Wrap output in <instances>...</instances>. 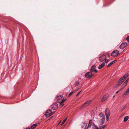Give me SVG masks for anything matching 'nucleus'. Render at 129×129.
I'll return each mask as SVG.
<instances>
[{"instance_id":"obj_1","label":"nucleus","mask_w":129,"mask_h":129,"mask_svg":"<svg viewBox=\"0 0 129 129\" xmlns=\"http://www.w3.org/2000/svg\"><path fill=\"white\" fill-rule=\"evenodd\" d=\"M99 116L101 119V125L103 124L104 122L105 119V115L102 113H100Z\"/></svg>"},{"instance_id":"obj_2","label":"nucleus","mask_w":129,"mask_h":129,"mask_svg":"<svg viewBox=\"0 0 129 129\" xmlns=\"http://www.w3.org/2000/svg\"><path fill=\"white\" fill-rule=\"evenodd\" d=\"M105 114L107 121H108L110 114V111L109 109L107 108L105 110Z\"/></svg>"},{"instance_id":"obj_3","label":"nucleus","mask_w":129,"mask_h":129,"mask_svg":"<svg viewBox=\"0 0 129 129\" xmlns=\"http://www.w3.org/2000/svg\"><path fill=\"white\" fill-rule=\"evenodd\" d=\"M119 54V51L117 50L114 51L111 53V56L113 57H115Z\"/></svg>"},{"instance_id":"obj_4","label":"nucleus","mask_w":129,"mask_h":129,"mask_svg":"<svg viewBox=\"0 0 129 129\" xmlns=\"http://www.w3.org/2000/svg\"><path fill=\"white\" fill-rule=\"evenodd\" d=\"M91 101H92L91 100H90L86 102L82 105L81 106V107H87L90 104Z\"/></svg>"},{"instance_id":"obj_5","label":"nucleus","mask_w":129,"mask_h":129,"mask_svg":"<svg viewBox=\"0 0 129 129\" xmlns=\"http://www.w3.org/2000/svg\"><path fill=\"white\" fill-rule=\"evenodd\" d=\"M105 126V125H103L98 128L94 124H93L92 126V129H104Z\"/></svg>"},{"instance_id":"obj_6","label":"nucleus","mask_w":129,"mask_h":129,"mask_svg":"<svg viewBox=\"0 0 129 129\" xmlns=\"http://www.w3.org/2000/svg\"><path fill=\"white\" fill-rule=\"evenodd\" d=\"M58 105L57 103H55L53 104L51 106V108L53 110H55L57 108Z\"/></svg>"},{"instance_id":"obj_7","label":"nucleus","mask_w":129,"mask_h":129,"mask_svg":"<svg viewBox=\"0 0 129 129\" xmlns=\"http://www.w3.org/2000/svg\"><path fill=\"white\" fill-rule=\"evenodd\" d=\"M91 72H87L85 75V76L87 78H90L93 76Z\"/></svg>"},{"instance_id":"obj_8","label":"nucleus","mask_w":129,"mask_h":129,"mask_svg":"<svg viewBox=\"0 0 129 129\" xmlns=\"http://www.w3.org/2000/svg\"><path fill=\"white\" fill-rule=\"evenodd\" d=\"M87 123L85 122L82 123L81 124V127L82 129H87Z\"/></svg>"},{"instance_id":"obj_9","label":"nucleus","mask_w":129,"mask_h":129,"mask_svg":"<svg viewBox=\"0 0 129 129\" xmlns=\"http://www.w3.org/2000/svg\"><path fill=\"white\" fill-rule=\"evenodd\" d=\"M127 45V44L126 42H123L121 44L119 47L120 49H123L125 48Z\"/></svg>"},{"instance_id":"obj_10","label":"nucleus","mask_w":129,"mask_h":129,"mask_svg":"<svg viewBox=\"0 0 129 129\" xmlns=\"http://www.w3.org/2000/svg\"><path fill=\"white\" fill-rule=\"evenodd\" d=\"M63 97L61 95L57 96V100L56 101L57 102H61V100L63 99Z\"/></svg>"},{"instance_id":"obj_11","label":"nucleus","mask_w":129,"mask_h":129,"mask_svg":"<svg viewBox=\"0 0 129 129\" xmlns=\"http://www.w3.org/2000/svg\"><path fill=\"white\" fill-rule=\"evenodd\" d=\"M106 56L104 55H102L100 56L99 58V60L100 61L102 62L105 59Z\"/></svg>"},{"instance_id":"obj_12","label":"nucleus","mask_w":129,"mask_h":129,"mask_svg":"<svg viewBox=\"0 0 129 129\" xmlns=\"http://www.w3.org/2000/svg\"><path fill=\"white\" fill-rule=\"evenodd\" d=\"M94 124V123H92V121L91 120H90L88 124V126L87 128V129H89V128H90L91 127V125L92 126L93 124Z\"/></svg>"},{"instance_id":"obj_13","label":"nucleus","mask_w":129,"mask_h":129,"mask_svg":"<svg viewBox=\"0 0 129 129\" xmlns=\"http://www.w3.org/2000/svg\"><path fill=\"white\" fill-rule=\"evenodd\" d=\"M123 79L121 78L119 80L118 82V84L117 85V87L119 86L124 81H123Z\"/></svg>"},{"instance_id":"obj_14","label":"nucleus","mask_w":129,"mask_h":129,"mask_svg":"<svg viewBox=\"0 0 129 129\" xmlns=\"http://www.w3.org/2000/svg\"><path fill=\"white\" fill-rule=\"evenodd\" d=\"M108 94H106L102 98V100H101V102H103L107 99L108 98Z\"/></svg>"},{"instance_id":"obj_15","label":"nucleus","mask_w":129,"mask_h":129,"mask_svg":"<svg viewBox=\"0 0 129 129\" xmlns=\"http://www.w3.org/2000/svg\"><path fill=\"white\" fill-rule=\"evenodd\" d=\"M129 75V74L128 73H127L123 77H122L123 79V81H124L127 78Z\"/></svg>"},{"instance_id":"obj_16","label":"nucleus","mask_w":129,"mask_h":129,"mask_svg":"<svg viewBox=\"0 0 129 129\" xmlns=\"http://www.w3.org/2000/svg\"><path fill=\"white\" fill-rule=\"evenodd\" d=\"M105 65V63L104 62H103L102 63V64L100 65L98 67L99 69H102L103 67H104Z\"/></svg>"},{"instance_id":"obj_17","label":"nucleus","mask_w":129,"mask_h":129,"mask_svg":"<svg viewBox=\"0 0 129 129\" xmlns=\"http://www.w3.org/2000/svg\"><path fill=\"white\" fill-rule=\"evenodd\" d=\"M117 62V60H114L111 62L110 63H109L107 66V67L108 68L111 65H112L114 63L116 62Z\"/></svg>"},{"instance_id":"obj_18","label":"nucleus","mask_w":129,"mask_h":129,"mask_svg":"<svg viewBox=\"0 0 129 129\" xmlns=\"http://www.w3.org/2000/svg\"><path fill=\"white\" fill-rule=\"evenodd\" d=\"M46 113L50 115H52V111L50 109H49L48 110H47L46 111Z\"/></svg>"},{"instance_id":"obj_19","label":"nucleus","mask_w":129,"mask_h":129,"mask_svg":"<svg viewBox=\"0 0 129 129\" xmlns=\"http://www.w3.org/2000/svg\"><path fill=\"white\" fill-rule=\"evenodd\" d=\"M37 125V124L36 123L33 125L31 127V129H34Z\"/></svg>"},{"instance_id":"obj_20","label":"nucleus","mask_w":129,"mask_h":129,"mask_svg":"<svg viewBox=\"0 0 129 129\" xmlns=\"http://www.w3.org/2000/svg\"><path fill=\"white\" fill-rule=\"evenodd\" d=\"M129 94V88L124 93L123 95H127Z\"/></svg>"},{"instance_id":"obj_21","label":"nucleus","mask_w":129,"mask_h":129,"mask_svg":"<svg viewBox=\"0 0 129 129\" xmlns=\"http://www.w3.org/2000/svg\"><path fill=\"white\" fill-rule=\"evenodd\" d=\"M126 105H123L122 106V108L120 110V111L121 112L123 110H124L125 109V108L126 107Z\"/></svg>"},{"instance_id":"obj_22","label":"nucleus","mask_w":129,"mask_h":129,"mask_svg":"<svg viewBox=\"0 0 129 129\" xmlns=\"http://www.w3.org/2000/svg\"><path fill=\"white\" fill-rule=\"evenodd\" d=\"M96 67L95 65H93L91 68V71L92 72L94 71V70L95 69Z\"/></svg>"},{"instance_id":"obj_23","label":"nucleus","mask_w":129,"mask_h":129,"mask_svg":"<svg viewBox=\"0 0 129 129\" xmlns=\"http://www.w3.org/2000/svg\"><path fill=\"white\" fill-rule=\"evenodd\" d=\"M129 119V117L128 116H126L124 118V122H126V121L128 119Z\"/></svg>"},{"instance_id":"obj_24","label":"nucleus","mask_w":129,"mask_h":129,"mask_svg":"<svg viewBox=\"0 0 129 129\" xmlns=\"http://www.w3.org/2000/svg\"><path fill=\"white\" fill-rule=\"evenodd\" d=\"M126 83L125 82L123 84V86H124L123 87H122L121 90H120V91H121V90H122L126 85Z\"/></svg>"},{"instance_id":"obj_25","label":"nucleus","mask_w":129,"mask_h":129,"mask_svg":"<svg viewBox=\"0 0 129 129\" xmlns=\"http://www.w3.org/2000/svg\"><path fill=\"white\" fill-rule=\"evenodd\" d=\"M67 117L63 121V122H62V123H61V125H63V124L64 123V122H66V121L67 119Z\"/></svg>"},{"instance_id":"obj_26","label":"nucleus","mask_w":129,"mask_h":129,"mask_svg":"<svg viewBox=\"0 0 129 129\" xmlns=\"http://www.w3.org/2000/svg\"><path fill=\"white\" fill-rule=\"evenodd\" d=\"M79 84V83L78 81H77L76 82L75 84V86H78Z\"/></svg>"},{"instance_id":"obj_27","label":"nucleus","mask_w":129,"mask_h":129,"mask_svg":"<svg viewBox=\"0 0 129 129\" xmlns=\"http://www.w3.org/2000/svg\"><path fill=\"white\" fill-rule=\"evenodd\" d=\"M45 115L47 117H49L50 116H51L50 115L47 114V113H45Z\"/></svg>"},{"instance_id":"obj_28","label":"nucleus","mask_w":129,"mask_h":129,"mask_svg":"<svg viewBox=\"0 0 129 129\" xmlns=\"http://www.w3.org/2000/svg\"><path fill=\"white\" fill-rule=\"evenodd\" d=\"M62 100L61 101V103H64V102H65L66 100V99H62V100Z\"/></svg>"},{"instance_id":"obj_29","label":"nucleus","mask_w":129,"mask_h":129,"mask_svg":"<svg viewBox=\"0 0 129 129\" xmlns=\"http://www.w3.org/2000/svg\"><path fill=\"white\" fill-rule=\"evenodd\" d=\"M73 92H70V93L69 95H68V97H70L72 95V94H73Z\"/></svg>"},{"instance_id":"obj_30","label":"nucleus","mask_w":129,"mask_h":129,"mask_svg":"<svg viewBox=\"0 0 129 129\" xmlns=\"http://www.w3.org/2000/svg\"><path fill=\"white\" fill-rule=\"evenodd\" d=\"M104 60H105V63L107 62L109 60V59H106V58H105V59Z\"/></svg>"},{"instance_id":"obj_31","label":"nucleus","mask_w":129,"mask_h":129,"mask_svg":"<svg viewBox=\"0 0 129 129\" xmlns=\"http://www.w3.org/2000/svg\"><path fill=\"white\" fill-rule=\"evenodd\" d=\"M129 80V78H128L127 80H126V81H125V82L127 84V82H128Z\"/></svg>"},{"instance_id":"obj_32","label":"nucleus","mask_w":129,"mask_h":129,"mask_svg":"<svg viewBox=\"0 0 129 129\" xmlns=\"http://www.w3.org/2000/svg\"><path fill=\"white\" fill-rule=\"evenodd\" d=\"M107 56L108 57H110V54H109V53H108L107 54Z\"/></svg>"},{"instance_id":"obj_33","label":"nucleus","mask_w":129,"mask_h":129,"mask_svg":"<svg viewBox=\"0 0 129 129\" xmlns=\"http://www.w3.org/2000/svg\"><path fill=\"white\" fill-rule=\"evenodd\" d=\"M126 39L129 42V36Z\"/></svg>"},{"instance_id":"obj_34","label":"nucleus","mask_w":129,"mask_h":129,"mask_svg":"<svg viewBox=\"0 0 129 129\" xmlns=\"http://www.w3.org/2000/svg\"><path fill=\"white\" fill-rule=\"evenodd\" d=\"M79 89V88H78L77 89H76L74 91V92H76V91H78Z\"/></svg>"},{"instance_id":"obj_35","label":"nucleus","mask_w":129,"mask_h":129,"mask_svg":"<svg viewBox=\"0 0 129 129\" xmlns=\"http://www.w3.org/2000/svg\"><path fill=\"white\" fill-rule=\"evenodd\" d=\"M81 91H80L77 95V96H78L81 92Z\"/></svg>"},{"instance_id":"obj_36","label":"nucleus","mask_w":129,"mask_h":129,"mask_svg":"<svg viewBox=\"0 0 129 129\" xmlns=\"http://www.w3.org/2000/svg\"><path fill=\"white\" fill-rule=\"evenodd\" d=\"M94 71L95 73H96L97 72V70L95 69L94 70Z\"/></svg>"},{"instance_id":"obj_37","label":"nucleus","mask_w":129,"mask_h":129,"mask_svg":"<svg viewBox=\"0 0 129 129\" xmlns=\"http://www.w3.org/2000/svg\"><path fill=\"white\" fill-rule=\"evenodd\" d=\"M119 91H117L116 92V94L118 93V92H119Z\"/></svg>"},{"instance_id":"obj_38","label":"nucleus","mask_w":129,"mask_h":129,"mask_svg":"<svg viewBox=\"0 0 129 129\" xmlns=\"http://www.w3.org/2000/svg\"><path fill=\"white\" fill-rule=\"evenodd\" d=\"M53 118V116L51 117H50V119H52V118Z\"/></svg>"},{"instance_id":"obj_39","label":"nucleus","mask_w":129,"mask_h":129,"mask_svg":"<svg viewBox=\"0 0 129 129\" xmlns=\"http://www.w3.org/2000/svg\"><path fill=\"white\" fill-rule=\"evenodd\" d=\"M55 112H52V114H54Z\"/></svg>"},{"instance_id":"obj_40","label":"nucleus","mask_w":129,"mask_h":129,"mask_svg":"<svg viewBox=\"0 0 129 129\" xmlns=\"http://www.w3.org/2000/svg\"><path fill=\"white\" fill-rule=\"evenodd\" d=\"M61 122V121H60V122L58 124V125L60 123V122Z\"/></svg>"},{"instance_id":"obj_41","label":"nucleus","mask_w":129,"mask_h":129,"mask_svg":"<svg viewBox=\"0 0 129 129\" xmlns=\"http://www.w3.org/2000/svg\"><path fill=\"white\" fill-rule=\"evenodd\" d=\"M60 102V105H61L62 104V103H61V102Z\"/></svg>"},{"instance_id":"obj_42","label":"nucleus","mask_w":129,"mask_h":129,"mask_svg":"<svg viewBox=\"0 0 129 129\" xmlns=\"http://www.w3.org/2000/svg\"><path fill=\"white\" fill-rule=\"evenodd\" d=\"M26 129H30V128H27Z\"/></svg>"},{"instance_id":"obj_43","label":"nucleus","mask_w":129,"mask_h":129,"mask_svg":"<svg viewBox=\"0 0 129 129\" xmlns=\"http://www.w3.org/2000/svg\"><path fill=\"white\" fill-rule=\"evenodd\" d=\"M64 105V104H63L61 106V107H62V106H63Z\"/></svg>"},{"instance_id":"obj_44","label":"nucleus","mask_w":129,"mask_h":129,"mask_svg":"<svg viewBox=\"0 0 129 129\" xmlns=\"http://www.w3.org/2000/svg\"><path fill=\"white\" fill-rule=\"evenodd\" d=\"M115 96V95H114L113 96V98H114Z\"/></svg>"},{"instance_id":"obj_45","label":"nucleus","mask_w":129,"mask_h":129,"mask_svg":"<svg viewBox=\"0 0 129 129\" xmlns=\"http://www.w3.org/2000/svg\"><path fill=\"white\" fill-rule=\"evenodd\" d=\"M81 88V87H79V88Z\"/></svg>"}]
</instances>
